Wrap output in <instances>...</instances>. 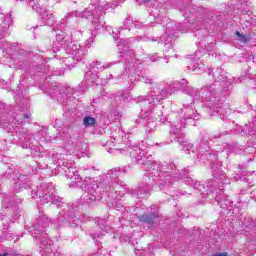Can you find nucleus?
Here are the masks:
<instances>
[{"label":"nucleus","mask_w":256,"mask_h":256,"mask_svg":"<svg viewBox=\"0 0 256 256\" xmlns=\"http://www.w3.org/2000/svg\"><path fill=\"white\" fill-rule=\"evenodd\" d=\"M146 167H148L151 174L143 177V182L139 187L128 189V193L136 199H145V197L151 195V187L155 183L162 193L175 197L172 189L173 177H177V166L173 162H170L167 166H161L159 162L150 158Z\"/></svg>","instance_id":"f257e3e1"},{"label":"nucleus","mask_w":256,"mask_h":256,"mask_svg":"<svg viewBox=\"0 0 256 256\" xmlns=\"http://www.w3.org/2000/svg\"><path fill=\"white\" fill-rule=\"evenodd\" d=\"M127 171V166L113 168L108 171L105 179L100 184H97L93 178H86L85 195L81 198V203L84 205H95L97 201H101L103 193H119L118 195H121L125 191V183L119 182V177L127 173Z\"/></svg>","instance_id":"f03ea898"},{"label":"nucleus","mask_w":256,"mask_h":256,"mask_svg":"<svg viewBox=\"0 0 256 256\" xmlns=\"http://www.w3.org/2000/svg\"><path fill=\"white\" fill-rule=\"evenodd\" d=\"M209 75H212L215 82L204 84L200 90L194 96L196 101H203V107L206 109V113L210 117H217L221 112V106H219V97H221V87L223 89H229L233 84V79L227 78L225 72L219 68L209 69Z\"/></svg>","instance_id":"7ed1b4c3"},{"label":"nucleus","mask_w":256,"mask_h":256,"mask_svg":"<svg viewBox=\"0 0 256 256\" xmlns=\"http://www.w3.org/2000/svg\"><path fill=\"white\" fill-rule=\"evenodd\" d=\"M34 195L38 197L41 205L51 203V205H56L58 208L62 207V211H60L58 215L59 223H73V225H79V223H81V220L75 216L73 207L64 203L63 198L57 195L53 183H41L37 186Z\"/></svg>","instance_id":"20e7f679"},{"label":"nucleus","mask_w":256,"mask_h":256,"mask_svg":"<svg viewBox=\"0 0 256 256\" xmlns=\"http://www.w3.org/2000/svg\"><path fill=\"white\" fill-rule=\"evenodd\" d=\"M139 81L145 83V85H151L150 92L146 96H139L136 98V103H139L140 107H143L145 115L153 111L156 105H159L161 101H165L167 97L171 96V91L165 88L163 83H155L153 77L149 76L147 72L138 74Z\"/></svg>","instance_id":"39448f33"},{"label":"nucleus","mask_w":256,"mask_h":256,"mask_svg":"<svg viewBox=\"0 0 256 256\" xmlns=\"http://www.w3.org/2000/svg\"><path fill=\"white\" fill-rule=\"evenodd\" d=\"M52 49L54 53L61 51V49H65L68 57L64 58V63L67 67H74L79 61H83L85 57V49L81 47V45L73 43L71 35L66 34L63 31L56 34Z\"/></svg>","instance_id":"423d86ee"},{"label":"nucleus","mask_w":256,"mask_h":256,"mask_svg":"<svg viewBox=\"0 0 256 256\" xmlns=\"http://www.w3.org/2000/svg\"><path fill=\"white\" fill-rule=\"evenodd\" d=\"M123 137H125V132L121 128H116L112 132V138L106 142L105 146L110 148L109 153L114 155H119L123 153H130V157L134 163L138 165H149L151 163V155L147 156V151L140 149L138 146L134 148H111L114 147L113 143H122Z\"/></svg>","instance_id":"0eeeda50"},{"label":"nucleus","mask_w":256,"mask_h":256,"mask_svg":"<svg viewBox=\"0 0 256 256\" xmlns=\"http://www.w3.org/2000/svg\"><path fill=\"white\" fill-rule=\"evenodd\" d=\"M152 16L155 18L157 25H161V27L165 28V33L162 34V36L159 37H141L142 41H153L156 43H159L160 45H164L166 49L164 51H174L172 48L171 43H173V38L175 37V31L177 29V26H175L174 22H171V20L161 15V11L157 10V8H154L151 10Z\"/></svg>","instance_id":"6e6552de"},{"label":"nucleus","mask_w":256,"mask_h":256,"mask_svg":"<svg viewBox=\"0 0 256 256\" xmlns=\"http://www.w3.org/2000/svg\"><path fill=\"white\" fill-rule=\"evenodd\" d=\"M212 177L213 179H210L207 184V189H210L207 197H214L216 203L223 209V213L229 215L233 211V203L228 197L223 199V185H227L225 173H213Z\"/></svg>","instance_id":"1a4fd4ad"},{"label":"nucleus","mask_w":256,"mask_h":256,"mask_svg":"<svg viewBox=\"0 0 256 256\" xmlns=\"http://www.w3.org/2000/svg\"><path fill=\"white\" fill-rule=\"evenodd\" d=\"M98 0H92L93 8L86 9L85 11L78 13V17H82V19H88L89 21H92V25L94 27V31L91 33V37L86 40V47L89 49L91 47V43H94L95 37H97V32L99 29H101V25L99 22L100 17H103L105 15L107 9H115L117 7V4H112L111 6L109 4H105L104 6H101L99 4H96Z\"/></svg>","instance_id":"9d476101"},{"label":"nucleus","mask_w":256,"mask_h":256,"mask_svg":"<svg viewBox=\"0 0 256 256\" xmlns=\"http://www.w3.org/2000/svg\"><path fill=\"white\" fill-rule=\"evenodd\" d=\"M12 143L22 147V149H29L31 155H36L41 151L39 147V140L33 138V134L29 133L23 124L14 123L12 126Z\"/></svg>","instance_id":"9b49d317"},{"label":"nucleus","mask_w":256,"mask_h":256,"mask_svg":"<svg viewBox=\"0 0 256 256\" xmlns=\"http://www.w3.org/2000/svg\"><path fill=\"white\" fill-rule=\"evenodd\" d=\"M49 223H51V220L40 212V215L37 217L30 230L32 237H34V239H39L40 247H44L43 249H47V247L53 245V241H51L45 233V229L49 227Z\"/></svg>","instance_id":"f8f14e48"},{"label":"nucleus","mask_w":256,"mask_h":256,"mask_svg":"<svg viewBox=\"0 0 256 256\" xmlns=\"http://www.w3.org/2000/svg\"><path fill=\"white\" fill-rule=\"evenodd\" d=\"M226 151L229 153L231 151V145L224 143L223 148L215 150H209V147L199 146L198 148V159L200 163H210V169L215 173V171H219V167H221V161L217 159V153H223Z\"/></svg>","instance_id":"ddd939ff"},{"label":"nucleus","mask_w":256,"mask_h":256,"mask_svg":"<svg viewBox=\"0 0 256 256\" xmlns=\"http://www.w3.org/2000/svg\"><path fill=\"white\" fill-rule=\"evenodd\" d=\"M112 34L114 35V40L117 43V47L119 49V57H123L125 59V65L128 67L129 71H133L135 69V62L133 59L134 52L131 50V45L137 41V38L131 37L127 39L117 38V32L112 30Z\"/></svg>","instance_id":"4468645a"},{"label":"nucleus","mask_w":256,"mask_h":256,"mask_svg":"<svg viewBox=\"0 0 256 256\" xmlns=\"http://www.w3.org/2000/svg\"><path fill=\"white\" fill-rule=\"evenodd\" d=\"M176 177L172 176V191L174 193L175 196V190L173 187V183H175V181H180V179H184V183L185 185H189V187H192L194 189V192L197 195H201L202 199H207V195L209 194V189L207 187H205V185L201 184L200 182H198L197 180L187 176L189 175V170H177L176 169Z\"/></svg>","instance_id":"2eb2a0df"},{"label":"nucleus","mask_w":256,"mask_h":256,"mask_svg":"<svg viewBox=\"0 0 256 256\" xmlns=\"http://www.w3.org/2000/svg\"><path fill=\"white\" fill-rule=\"evenodd\" d=\"M163 106H161V103L154 106L152 111L145 114V111H143V107H141V115L142 118L139 119V121H143L144 127L146 128V133H153L155 129H157V122L155 120L149 119V116L154 113L157 117H160V122L165 123V121H169V117L165 116L163 118Z\"/></svg>","instance_id":"dca6fc26"},{"label":"nucleus","mask_w":256,"mask_h":256,"mask_svg":"<svg viewBox=\"0 0 256 256\" xmlns=\"http://www.w3.org/2000/svg\"><path fill=\"white\" fill-rule=\"evenodd\" d=\"M11 25H13V17L11 16V13H6L0 24V49H3L6 53H11V47H15V44L5 43V38L10 33L9 29Z\"/></svg>","instance_id":"f3484780"},{"label":"nucleus","mask_w":256,"mask_h":256,"mask_svg":"<svg viewBox=\"0 0 256 256\" xmlns=\"http://www.w3.org/2000/svg\"><path fill=\"white\" fill-rule=\"evenodd\" d=\"M49 93L52 99H56L58 103H61L64 111H69V97L73 94V89L61 86H54V88L49 90Z\"/></svg>","instance_id":"a211bd4d"},{"label":"nucleus","mask_w":256,"mask_h":256,"mask_svg":"<svg viewBox=\"0 0 256 256\" xmlns=\"http://www.w3.org/2000/svg\"><path fill=\"white\" fill-rule=\"evenodd\" d=\"M105 223H107L105 219L98 218V220H96V228L88 230V234L93 239V241H95L96 245L101 243L100 240L103 239V237L109 233V229H111V227Z\"/></svg>","instance_id":"6ab92c4d"},{"label":"nucleus","mask_w":256,"mask_h":256,"mask_svg":"<svg viewBox=\"0 0 256 256\" xmlns=\"http://www.w3.org/2000/svg\"><path fill=\"white\" fill-rule=\"evenodd\" d=\"M191 102L185 103L183 105L182 113L183 118H181L179 123H176V125H181V123H184V126L187 125V123H193V121H199V113L195 110V107H193V103H195V97H190Z\"/></svg>","instance_id":"aec40b11"},{"label":"nucleus","mask_w":256,"mask_h":256,"mask_svg":"<svg viewBox=\"0 0 256 256\" xmlns=\"http://www.w3.org/2000/svg\"><path fill=\"white\" fill-rule=\"evenodd\" d=\"M165 89L170 91L171 95L175 93V91H183V93H186V95H189V98L194 97L197 95V89H194L193 87L189 86V82L185 79H182L181 81H175L169 85L164 86Z\"/></svg>","instance_id":"412c9836"},{"label":"nucleus","mask_w":256,"mask_h":256,"mask_svg":"<svg viewBox=\"0 0 256 256\" xmlns=\"http://www.w3.org/2000/svg\"><path fill=\"white\" fill-rule=\"evenodd\" d=\"M181 129H185V123L181 122V124H175L171 126L170 133L172 135H176V141L180 145H183L182 150L188 152V155H191L192 153H195V150L193 149V144L188 143L185 141V138H183V132H181Z\"/></svg>","instance_id":"4be33fe9"},{"label":"nucleus","mask_w":256,"mask_h":256,"mask_svg":"<svg viewBox=\"0 0 256 256\" xmlns=\"http://www.w3.org/2000/svg\"><path fill=\"white\" fill-rule=\"evenodd\" d=\"M62 171L67 179H70L72 181V184L79 185L78 183H81V175L79 174V171H77V168L73 167L72 165L65 164V162L62 163ZM85 179H91V177H86ZM85 179L83 180V183L79 185V187H84L87 185L88 182H85Z\"/></svg>","instance_id":"5701e85b"},{"label":"nucleus","mask_w":256,"mask_h":256,"mask_svg":"<svg viewBox=\"0 0 256 256\" xmlns=\"http://www.w3.org/2000/svg\"><path fill=\"white\" fill-rule=\"evenodd\" d=\"M139 221L146 225H157L159 223V214L156 212L145 213L139 217Z\"/></svg>","instance_id":"b1692460"},{"label":"nucleus","mask_w":256,"mask_h":256,"mask_svg":"<svg viewBox=\"0 0 256 256\" xmlns=\"http://www.w3.org/2000/svg\"><path fill=\"white\" fill-rule=\"evenodd\" d=\"M118 63H121V60L107 62L105 65L99 67L101 63H99V61H96V62L90 63V68L92 69L93 73H100V71H105V69H110V67H113V65H118Z\"/></svg>","instance_id":"393cba45"},{"label":"nucleus","mask_w":256,"mask_h":256,"mask_svg":"<svg viewBox=\"0 0 256 256\" xmlns=\"http://www.w3.org/2000/svg\"><path fill=\"white\" fill-rule=\"evenodd\" d=\"M21 203H23V200L19 198V196L6 197L3 201V207L9 209V207H17V205H21Z\"/></svg>","instance_id":"a878e982"},{"label":"nucleus","mask_w":256,"mask_h":256,"mask_svg":"<svg viewBox=\"0 0 256 256\" xmlns=\"http://www.w3.org/2000/svg\"><path fill=\"white\" fill-rule=\"evenodd\" d=\"M133 27H136V29H141V27H143V23L139 21H134L133 19H131V17H127L124 20L123 29H128V31H131Z\"/></svg>","instance_id":"bb28decb"},{"label":"nucleus","mask_w":256,"mask_h":256,"mask_svg":"<svg viewBox=\"0 0 256 256\" xmlns=\"http://www.w3.org/2000/svg\"><path fill=\"white\" fill-rule=\"evenodd\" d=\"M41 21L44 25H47L48 27H53L57 19L55 18V15L53 13H45L41 16Z\"/></svg>","instance_id":"cd10ccee"},{"label":"nucleus","mask_w":256,"mask_h":256,"mask_svg":"<svg viewBox=\"0 0 256 256\" xmlns=\"http://www.w3.org/2000/svg\"><path fill=\"white\" fill-rule=\"evenodd\" d=\"M195 1L196 0H184L182 2V5H185V7L183 8L185 15H187V13H195L197 9L195 8Z\"/></svg>","instance_id":"c85d7f7f"},{"label":"nucleus","mask_w":256,"mask_h":256,"mask_svg":"<svg viewBox=\"0 0 256 256\" xmlns=\"http://www.w3.org/2000/svg\"><path fill=\"white\" fill-rule=\"evenodd\" d=\"M235 13L237 15H248V17L253 15V12L249 10V6L246 3H240V7L235 8Z\"/></svg>","instance_id":"c756f323"},{"label":"nucleus","mask_w":256,"mask_h":256,"mask_svg":"<svg viewBox=\"0 0 256 256\" xmlns=\"http://www.w3.org/2000/svg\"><path fill=\"white\" fill-rule=\"evenodd\" d=\"M75 17H79V12L75 11V12L67 13V14L65 15V17L61 19L62 25H65V24H67V23H70V22H71V19H75Z\"/></svg>","instance_id":"7c9ffc66"},{"label":"nucleus","mask_w":256,"mask_h":256,"mask_svg":"<svg viewBox=\"0 0 256 256\" xmlns=\"http://www.w3.org/2000/svg\"><path fill=\"white\" fill-rule=\"evenodd\" d=\"M243 228L246 230V232L255 229V221H253L251 218H246L243 222Z\"/></svg>","instance_id":"2f4dec72"},{"label":"nucleus","mask_w":256,"mask_h":256,"mask_svg":"<svg viewBox=\"0 0 256 256\" xmlns=\"http://www.w3.org/2000/svg\"><path fill=\"white\" fill-rule=\"evenodd\" d=\"M213 138L217 139V136L216 135L213 136V135L208 134V133L204 134L202 136V143L200 144V147H209V146H207V143H209V141H212Z\"/></svg>","instance_id":"473e14b6"},{"label":"nucleus","mask_w":256,"mask_h":256,"mask_svg":"<svg viewBox=\"0 0 256 256\" xmlns=\"http://www.w3.org/2000/svg\"><path fill=\"white\" fill-rule=\"evenodd\" d=\"M29 187V184L21 181V177L17 179V182L14 184L15 191L19 192L21 189H27Z\"/></svg>","instance_id":"72a5a7b5"},{"label":"nucleus","mask_w":256,"mask_h":256,"mask_svg":"<svg viewBox=\"0 0 256 256\" xmlns=\"http://www.w3.org/2000/svg\"><path fill=\"white\" fill-rule=\"evenodd\" d=\"M95 123H96L95 118H93L91 116H86L83 119L84 127H94Z\"/></svg>","instance_id":"f704fd0d"},{"label":"nucleus","mask_w":256,"mask_h":256,"mask_svg":"<svg viewBox=\"0 0 256 256\" xmlns=\"http://www.w3.org/2000/svg\"><path fill=\"white\" fill-rule=\"evenodd\" d=\"M235 35H236V41H239L240 43H247L248 41L247 36H245L244 34H241V32L239 31H236Z\"/></svg>","instance_id":"c9c22d12"},{"label":"nucleus","mask_w":256,"mask_h":256,"mask_svg":"<svg viewBox=\"0 0 256 256\" xmlns=\"http://www.w3.org/2000/svg\"><path fill=\"white\" fill-rule=\"evenodd\" d=\"M253 173H255V171H253V172L242 171V172H239V174H236L234 176V179L236 181H239V179L240 180L243 179V175H246L247 177H250V175H253Z\"/></svg>","instance_id":"e433bc0d"},{"label":"nucleus","mask_w":256,"mask_h":256,"mask_svg":"<svg viewBox=\"0 0 256 256\" xmlns=\"http://www.w3.org/2000/svg\"><path fill=\"white\" fill-rule=\"evenodd\" d=\"M114 103L116 104L117 111L121 109V105L123 104V96H114Z\"/></svg>","instance_id":"4c0bfd02"},{"label":"nucleus","mask_w":256,"mask_h":256,"mask_svg":"<svg viewBox=\"0 0 256 256\" xmlns=\"http://www.w3.org/2000/svg\"><path fill=\"white\" fill-rule=\"evenodd\" d=\"M139 5H147V3H151V0H136Z\"/></svg>","instance_id":"58836bf2"},{"label":"nucleus","mask_w":256,"mask_h":256,"mask_svg":"<svg viewBox=\"0 0 256 256\" xmlns=\"http://www.w3.org/2000/svg\"><path fill=\"white\" fill-rule=\"evenodd\" d=\"M150 61L155 62L159 60V57H157V54H152L149 56Z\"/></svg>","instance_id":"ea45409f"},{"label":"nucleus","mask_w":256,"mask_h":256,"mask_svg":"<svg viewBox=\"0 0 256 256\" xmlns=\"http://www.w3.org/2000/svg\"><path fill=\"white\" fill-rule=\"evenodd\" d=\"M188 69H191L192 71H197V69H199V64L188 66Z\"/></svg>","instance_id":"a19ab883"},{"label":"nucleus","mask_w":256,"mask_h":256,"mask_svg":"<svg viewBox=\"0 0 256 256\" xmlns=\"http://www.w3.org/2000/svg\"><path fill=\"white\" fill-rule=\"evenodd\" d=\"M0 256H9V252L0 248Z\"/></svg>","instance_id":"79ce46f5"},{"label":"nucleus","mask_w":256,"mask_h":256,"mask_svg":"<svg viewBox=\"0 0 256 256\" xmlns=\"http://www.w3.org/2000/svg\"><path fill=\"white\" fill-rule=\"evenodd\" d=\"M252 243L253 245H256V230L255 232H253V235H252Z\"/></svg>","instance_id":"37998d69"},{"label":"nucleus","mask_w":256,"mask_h":256,"mask_svg":"<svg viewBox=\"0 0 256 256\" xmlns=\"http://www.w3.org/2000/svg\"><path fill=\"white\" fill-rule=\"evenodd\" d=\"M212 256H229L227 252L213 254Z\"/></svg>","instance_id":"c03bdc74"},{"label":"nucleus","mask_w":256,"mask_h":256,"mask_svg":"<svg viewBox=\"0 0 256 256\" xmlns=\"http://www.w3.org/2000/svg\"><path fill=\"white\" fill-rule=\"evenodd\" d=\"M156 145H157L158 147H163L164 145H167V143L161 142V143H156Z\"/></svg>","instance_id":"a18cd8bd"},{"label":"nucleus","mask_w":256,"mask_h":256,"mask_svg":"<svg viewBox=\"0 0 256 256\" xmlns=\"http://www.w3.org/2000/svg\"><path fill=\"white\" fill-rule=\"evenodd\" d=\"M223 135H229V132L221 133L220 135H218V137L221 138V137H223Z\"/></svg>","instance_id":"49530a36"},{"label":"nucleus","mask_w":256,"mask_h":256,"mask_svg":"<svg viewBox=\"0 0 256 256\" xmlns=\"http://www.w3.org/2000/svg\"><path fill=\"white\" fill-rule=\"evenodd\" d=\"M23 117H24V119H29L30 115L29 114H24Z\"/></svg>","instance_id":"de8ad7c7"},{"label":"nucleus","mask_w":256,"mask_h":256,"mask_svg":"<svg viewBox=\"0 0 256 256\" xmlns=\"http://www.w3.org/2000/svg\"><path fill=\"white\" fill-rule=\"evenodd\" d=\"M246 23H248V25H251V18H248V19L246 20Z\"/></svg>","instance_id":"09e8293b"},{"label":"nucleus","mask_w":256,"mask_h":256,"mask_svg":"<svg viewBox=\"0 0 256 256\" xmlns=\"http://www.w3.org/2000/svg\"><path fill=\"white\" fill-rule=\"evenodd\" d=\"M155 205H152L151 207H150V209H151V211H155Z\"/></svg>","instance_id":"8fccbe9b"},{"label":"nucleus","mask_w":256,"mask_h":256,"mask_svg":"<svg viewBox=\"0 0 256 256\" xmlns=\"http://www.w3.org/2000/svg\"><path fill=\"white\" fill-rule=\"evenodd\" d=\"M145 256H154V255H153V253L148 252L145 254Z\"/></svg>","instance_id":"3c124183"},{"label":"nucleus","mask_w":256,"mask_h":256,"mask_svg":"<svg viewBox=\"0 0 256 256\" xmlns=\"http://www.w3.org/2000/svg\"><path fill=\"white\" fill-rule=\"evenodd\" d=\"M37 135H43V131H38Z\"/></svg>","instance_id":"603ef678"},{"label":"nucleus","mask_w":256,"mask_h":256,"mask_svg":"<svg viewBox=\"0 0 256 256\" xmlns=\"http://www.w3.org/2000/svg\"><path fill=\"white\" fill-rule=\"evenodd\" d=\"M243 181H245V183H247V181H249V179L243 178Z\"/></svg>","instance_id":"864d4df0"},{"label":"nucleus","mask_w":256,"mask_h":256,"mask_svg":"<svg viewBox=\"0 0 256 256\" xmlns=\"http://www.w3.org/2000/svg\"><path fill=\"white\" fill-rule=\"evenodd\" d=\"M204 47H205V50H206V51H209V48H207V45H204Z\"/></svg>","instance_id":"5fc2aeb1"},{"label":"nucleus","mask_w":256,"mask_h":256,"mask_svg":"<svg viewBox=\"0 0 256 256\" xmlns=\"http://www.w3.org/2000/svg\"><path fill=\"white\" fill-rule=\"evenodd\" d=\"M108 79H113V75H112V74H110Z\"/></svg>","instance_id":"6e6d98bb"},{"label":"nucleus","mask_w":256,"mask_h":256,"mask_svg":"<svg viewBox=\"0 0 256 256\" xmlns=\"http://www.w3.org/2000/svg\"><path fill=\"white\" fill-rule=\"evenodd\" d=\"M57 123H59V120H56V121H55V125H57Z\"/></svg>","instance_id":"4d7b16f0"},{"label":"nucleus","mask_w":256,"mask_h":256,"mask_svg":"<svg viewBox=\"0 0 256 256\" xmlns=\"http://www.w3.org/2000/svg\"><path fill=\"white\" fill-rule=\"evenodd\" d=\"M106 29H107V31H109V29H111V27H107Z\"/></svg>","instance_id":"13d9d810"},{"label":"nucleus","mask_w":256,"mask_h":256,"mask_svg":"<svg viewBox=\"0 0 256 256\" xmlns=\"http://www.w3.org/2000/svg\"><path fill=\"white\" fill-rule=\"evenodd\" d=\"M167 57H173V55H167Z\"/></svg>","instance_id":"bf43d9fd"},{"label":"nucleus","mask_w":256,"mask_h":256,"mask_svg":"<svg viewBox=\"0 0 256 256\" xmlns=\"http://www.w3.org/2000/svg\"><path fill=\"white\" fill-rule=\"evenodd\" d=\"M171 117H175V114H171Z\"/></svg>","instance_id":"052dcab7"},{"label":"nucleus","mask_w":256,"mask_h":256,"mask_svg":"<svg viewBox=\"0 0 256 256\" xmlns=\"http://www.w3.org/2000/svg\"><path fill=\"white\" fill-rule=\"evenodd\" d=\"M32 197L35 198V194L32 193Z\"/></svg>","instance_id":"680f3d73"},{"label":"nucleus","mask_w":256,"mask_h":256,"mask_svg":"<svg viewBox=\"0 0 256 256\" xmlns=\"http://www.w3.org/2000/svg\"><path fill=\"white\" fill-rule=\"evenodd\" d=\"M0 15H3V12H1V10H0Z\"/></svg>","instance_id":"e2e57ef3"}]
</instances>
